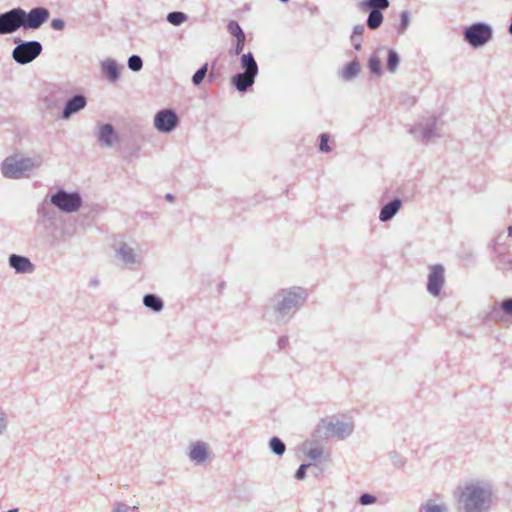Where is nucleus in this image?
Listing matches in <instances>:
<instances>
[{
	"label": "nucleus",
	"mask_w": 512,
	"mask_h": 512,
	"mask_svg": "<svg viewBox=\"0 0 512 512\" xmlns=\"http://www.w3.org/2000/svg\"><path fill=\"white\" fill-rule=\"evenodd\" d=\"M328 140H329L328 135H326V134L321 135L319 149L322 152H326V153L330 152L331 148L328 145Z\"/></svg>",
	"instance_id": "39"
},
{
	"label": "nucleus",
	"mask_w": 512,
	"mask_h": 512,
	"mask_svg": "<svg viewBox=\"0 0 512 512\" xmlns=\"http://www.w3.org/2000/svg\"><path fill=\"white\" fill-rule=\"evenodd\" d=\"M24 30H37L45 24L50 17V12L45 7H34L29 11L20 8Z\"/></svg>",
	"instance_id": "15"
},
{
	"label": "nucleus",
	"mask_w": 512,
	"mask_h": 512,
	"mask_svg": "<svg viewBox=\"0 0 512 512\" xmlns=\"http://www.w3.org/2000/svg\"><path fill=\"white\" fill-rule=\"evenodd\" d=\"M143 303L147 308L154 312H160L164 307L163 301L153 294L145 295L143 298Z\"/></svg>",
	"instance_id": "24"
},
{
	"label": "nucleus",
	"mask_w": 512,
	"mask_h": 512,
	"mask_svg": "<svg viewBox=\"0 0 512 512\" xmlns=\"http://www.w3.org/2000/svg\"><path fill=\"white\" fill-rule=\"evenodd\" d=\"M360 7L362 9H370V10L376 9V10L380 11L381 9H386L389 7V1L388 0H363L360 3Z\"/></svg>",
	"instance_id": "26"
},
{
	"label": "nucleus",
	"mask_w": 512,
	"mask_h": 512,
	"mask_svg": "<svg viewBox=\"0 0 512 512\" xmlns=\"http://www.w3.org/2000/svg\"><path fill=\"white\" fill-rule=\"evenodd\" d=\"M308 467H309V464L300 465V467L297 469V471L295 473V476H294L295 479L298 481L304 480L306 477V470Z\"/></svg>",
	"instance_id": "38"
},
{
	"label": "nucleus",
	"mask_w": 512,
	"mask_h": 512,
	"mask_svg": "<svg viewBox=\"0 0 512 512\" xmlns=\"http://www.w3.org/2000/svg\"><path fill=\"white\" fill-rule=\"evenodd\" d=\"M186 456L195 466H206L215 458L212 446L204 440L191 441L187 446Z\"/></svg>",
	"instance_id": "10"
},
{
	"label": "nucleus",
	"mask_w": 512,
	"mask_h": 512,
	"mask_svg": "<svg viewBox=\"0 0 512 512\" xmlns=\"http://www.w3.org/2000/svg\"><path fill=\"white\" fill-rule=\"evenodd\" d=\"M87 98L82 94H77L67 100L61 113V119L69 120L87 106Z\"/></svg>",
	"instance_id": "18"
},
{
	"label": "nucleus",
	"mask_w": 512,
	"mask_h": 512,
	"mask_svg": "<svg viewBox=\"0 0 512 512\" xmlns=\"http://www.w3.org/2000/svg\"><path fill=\"white\" fill-rule=\"evenodd\" d=\"M323 448L321 447H312L310 449L307 450L306 452V456L313 460V461H316L318 459H320L322 456H323Z\"/></svg>",
	"instance_id": "35"
},
{
	"label": "nucleus",
	"mask_w": 512,
	"mask_h": 512,
	"mask_svg": "<svg viewBox=\"0 0 512 512\" xmlns=\"http://www.w3.org/2000/svg\"><path fill=\"white\" fill-rule=\"evenodd\" d=\"M364 26L362 24H359V25H356L353 29V34L351 36V41H355L356 40V37L357 38H361V36L363 35L364 33Z\"/></svg>",
	"instance_id": "40"
},
{
	"label": "nucleus",
	"mask_w": 512,
	"mask_h": 512,
	"mask_svg": "<svg viewBox=\"0 0 512 512\" xmlns=\"http://www.w3.org/2000/svg\"><path fill=\"white\" fill-rule=\"evenodd\" d=\"M207 69H208V64L206 63L200 69H198L196 71V73L192 77V82L194 85L197 86L203 81L204 77L206 76Z\"/></svg>",
	"instance_id": "34"
},
{
	"label": "nucleus",
	"mask_w": 512,
	"mask_h": 512,
	"mask_svg": "<svg viewBox=\"0 0 512 512\" xmlns=\"http://www.w3.org/2000/svg\"><path fill=\"white\" fill-rule=\"evenodd\" d=\"M23 28L20 7L0 13V35H10Z\"/></svg>",
	"instance_id": "16"
},
{
	"label": "nucleus",
	"mask_w": 512,
	"mask_h": 512,
	"mask_svg": "<svg viewBox=\"0 0 512 512\" xmlns=\"http://www.w3.org/2000/svg\"><path fill=\"white\" fill-rule=\"evenodd\" d=\"M18 510L17 509H12V510H9L8 512H17Z\"/></svg>",
	"instance_id": "46"
},
{
	"label": "nucleus",
	"mask_w": 512,
	"mask_h": 512,
	"mask_svg": "<svg viewBox=\"0 0 512 512\" xmlns=\"http://www.w3.org/2000/svg\"><path fill=\"white\" fill-rule=\"evenodd\" d=\"M281 2H287L288 0H280Z\"/></svg>",
	"instance_id": "47"
},
{
	"label": "nucleus",
	"mask_w": 512,
	"mask_h": 512,
	"mask_svg": "<svg viewBox=\"0 0 512 512\" xmlns=\"http://www.w3.org/2000/svg\"><path fill=\"white\" fill-rule=\"evenodd\" d=\"M361 71V66L357 60H353L352 62L348 63L346 66L343 67V69L340 71L339 76L345 80L350 81L354 78H356Z\"/></svg>",
	"instance_id": "23"
},
{
	"label": "nucleus",
	"mask_w": 512,
	"mask_h": 512,
	"mask_svg": "<svg viewBox=\"0 0 512 512\" xmlns=\"http://www.w3.org/2000/svg\"><path fill=\"white\" fill-rule=\"evenodd\" d=\"M503 316L512 318V298L502 301L498 306Z\"/></svg>",
	"instance_id": "32"
},
{
	"label": "nucleus",
	"mask_w": 512,
	"mask_h": 512,
	"mask_svg": "<svg viewBox=\"0 0 512 512\" xmlns=\"http://www.w3.org/2000/svg\"><path fill=\"white\" fill-rule=\"evenodd\" d=\"M406 131L415 141L423 145L436 144L445 136L443 121L436 115L413 120L407 124Z\"/></svg>",
	"instance_id": "4"
},
{
	"label": "nucleus",
	"mask_w": 512,
	"mask_h": 512,
	"mask_svg": "<svg viewBox=\"0 0 512 512\" xmlns=\"http://www.w3.org/2000/svg\"><path fill=\"white\" fill-rule=\"evenodd\" d=\"M42 50L41 43L36 40L22 41L12 50V58L16 63L25 65L34 61Z\"/></svg>",
	"instance_id": "12"
},
{
	"label": "nucleus",
	"mask_w": 512,
	"mask_h": 512,
	"mask_svg": "<svg viewBox=\"0 0 512 512\" xmlns=\"http://www.w3.org/2000/svg\"><path fill=\"white\" fill-rule=\"evenodd\" d=\"M128 67L134 72H138L143 67L142 59L137 55H132L128 59Z\"/></svg>",
	"instance_id": "31"
},
{
	"label": "nucleus",
	"mask_w": 512,
	"mask_h": 512,
	"mask_svg": "<svg viewBox=\"0 0 512 512\" xmlns=\"http://www.w3.org/2000/svg\"><path fill=\"white\" fill-rule=\"evenodd\" d=\"M96 137L100 146L105 148H111L119 142L116 130L109 123L98 124Z\"/></svg>",
	"instance_id": "17"
},
{
	"label": "nucleus",
	"mask_w": 512,
	"mask_h": 512,
	"mask_svg": "<svg viewBox=\"0 0 512 512\" xmlns=\"http://www.w3.org/2000/svg\"><path fill=\"white\" fill-rule=\"evenodd\" d=\"M353 45H354V48L356 50H360L361 49V38H357L356 37V40L355 41H352Z\"/></svg>",
	"instance_id": "43"
},
{
	"label": "nucleus",
	"mask_w": 512,
	"mask_h": 512,
	"mask_svg": "<svg viewBox=\"0 0 512 512\" xmlns=\"http://www.w3.org/2000/svg\"><path fill=\"white\" fill-rule=\"evenodd\" d=\"M464 39L474 48L486 45L493 37V29L486 23H475L463 32Z\"/></svg>",
	"instance_id": "11"
},
{
	"label": "nucleus",
	"mask_w": 512,
	"mask_h": 512,
	"mask_svg": "<svg viewBox=\"0 0 512 512\" xmlns=\"http://www.w3.org/2000/svg\"><path fill=\"white\" fill-rule=\"evenodd\" d=\"M187 20V15L183 12H171L167 15V21L175 26L183 24Z\"/></svg>",
	"instance_id": "28"
},
{
	"label": "nucleus",
	"mask_w": 512,
	"mask_h": 512,
	"mask_svg": "<svg viewBox=\"0 0 512 512\" xmlns=\"http://www.w3.org/2000/svg\"><path fill=\"white\" fill-rule=\"evenodd\" d=\"M43 163L44 157L41 153L26 154L17 151L4 158L0 171L5 178L20 180L30 177Z\"/></svg>",
	"instance_id": "3"
},
{
	"label": "nucleus",
	"mask_w": 512,
	"mask_h": 512,
	"mask_svg": "<svg viewBox=\"0 0 512 512\" xmlns=\"http://www.w3.org/2000/svg\"><path fill=\"white\" fill-rule=\"evenodd\" d=\"M227 29L231 35H233L237 40H241L245 37L241 27L236 21H230L228 23Z\"/></svg>",
	"instance_id": "29"
},
{
	"label": "nucleus",
	"mask_w": 512,
	"mask_h": 512,
	"mask_svg": "<svg viewBox=\"0 0 512 512\" xmlns=\"http://www.w3.org/2000/svg\"><path fill=\"white\" fill-rule=\"evenodd\" d=\"M384 60L386 61V68L391 74H395L397 72L400 64V57L398 53L394 49L386 46H379L370 55L368 60V69L373 76L377 78L383 76L384 69L382 62Z\"/></svg>",
	"instance_id": "6"
},
{
	"label": "nucleus",
	"mask_w": 512,
	"mask_h": 512,
	"mask_svg": "<svg viewBox=\"0 0 512 512\" xmlns=\"http://www.w3.org/2000/svg\"><path fill=\"white\" fill-rule=\"evenodd\" d=\"M111 512H140L137 506H132L123 502L114 505Z\"/></svg>",
	"instance_id": "30"
},
{
	"label": "nucleus",
	"mask_w": 512,
	"mask_h": 512,
	"mask_svg": "<svg viewBox=\"0 0 512 512\" xmlns=\"http://www.w3.org/2000/svg\"><path fill=\"white\" fill-rule=\"evenodd\" d=\"M240 65L244 72L235 75L232 82L238 91L244 92L254 84L258 75V65L251 53L241 56Z\"/></svg>",
	"instance_id": "9"
},
{
	"label": "nucleus",
	"mask_w": 512,
	"mask_h": 512,
	"mask_svg": "<svg viewBox=\"0 0 512 512\" xmlns=\"http://www.w3.org/2000/svg\"><path fill=\"white\" fill-rule=\"evenodd\" d=\"M384 19V16L381 11L373 9L369 13L367 19V25L371 30H375L380 27Z\"/></svg>",
	"instance_id": "25"
},
{
	"label": "nucleus",
	"mask_w": 512,
	"mask_h": 512,
	"mask_svg": "<svg viewBox=\"0 0 512 512\" xmlns=\"http://www.w3.org/2000/svg\"><path fill=\"white\" fill-rule=\"evenodd\" d=\"M307 298L308 292L302 286L284 287L272 294L266 311L275 323L286 324L305 305Z\"/></svg>",
	"instance_id": "2"
},
{
	"label": "nucleus",
	"mask_w": 512,
	"mask_h": 512,
	"mask_svg": "<svg viewBox=\"0 0 512 512\" xmlns=\"http://www.w3.org/2000/svg\"><path fill=\"white\" fill-rule=\"evenodd\" d=\"M269 449L276 455L282 456L286 451L285 444L278 438L272 437L268 443Z\"/></svg>",
	"instance_id": "27"
},
{
	"label": "nucleus",
	"mask_w": 512,
	"mask_h": 512,
	"mask_svg": "<svg viewBox=\"0 0 512 512\" xmlns=\"http://www.w3.org/2000/svg\"><path fill=\"white\" fill-rule=\"evenodd\" d=\"M376 500H377L376 497L371 494H363L359 498V502L365 506L372 505V504L376 503Z\"/></svg>",
	"instance_id": "36"
},
{
	"label": "nucleus",
	"mask_w": 512,
	"mask_h": 512,
	"mask_svg": "<svg viewBox=\"0 0 512 512\" xmlns=\"http://www.w3.org/2000/svg\"><path fill=\"white\" fill-rule=\"evenodd\" d=\"M114 251L117 259L126 269L138 270L143 264L144 258L139 246H133L126 241H119L115 244Z\"/></svg>",
	"instance_id": "8"
},
{
	"label": "nucleus",
	"mask_w": 512,
	"mask_h": 512,
	"mask_svg": "<svg viewBox=\"0 0 512 512\" xmlns=\"http://www.w3.org/2000/svg\"><path fill=\"white\" fill-rule=\"evenodd\" d=\"M245 37H243L241 40H237L236 46H235V54L238 55L241 53L244 47Z\"/></svg>",
	"instance_id": "42"
},
{
	"label": "nucleus",
	"mask_w": 512,
	"mask_h": 512,
	"mask_svg": "<svg viewBox=\"0 0 512 512\" xmlns=\"http://www.w3.org/2000/svg\"><path fill=\"white\" fill-rule=\"evenodd\" d=\"M419 512H448V506L441 497L430 498L420 506Z\"/></svg>",
	"instance_id": "22"
},
{
	"label": "nucleus",
	"mask_w": 512,
	"mask_h": 512,
	"mask_svg": "<svg viewBox=\"0 0 512 512\" xmlns=\"http://www.w3.org/2000/svg\"><path fill=\"white\" fill-rule=\"evenodd\" d=\"M179 117L172 109H161L153 117V127L161 134H170L179 125Z\"/></svg>",
	"instance_id": "14"
},
{
	"label": "nucleus",
	"mask_w": 512,
	"mask_h": 512,
	"mask_svg": "<svg viewBox=\"0 0 512 512\" xmlns=\"http://www.w3.org/2000/svg\"><path fill=\"white\" fill-rule=\"evenodd\" d=\"M50 26L56 31H62L65 28V21L61 18H54L51 21Z\"/></svg>",
	"instance_id": "37"
},
{
	"label": "nucleus",
	"mask_w": 512,
	"mask_h": 512,
	"mask_svg": "<svg viewBox=\"0 0 512 512\" xmlns=\"http://www.w3.org/2000/svg\"><path fill=\"white\" fill-rule=\"evenodd\" d=\"M8 265L16 274H32L35 265L26 256L11 254L8 257Z\"/></svg>",
	"instance_id": "19"
},
{
	"label": "nucleus",
	"mask_w": 512,
	"mask_h": 512,
	"mask_svg": "<svg viewBox=\"0 0 512 512\" xmlns=\"http://www.w3.org/2000/svg\"><path fill=\"white\" fill-rule=\"evenodd\" d=\"M402 207V201L398 198L385 204L379 213V220L381 222H388L394 218V216L400 211Z\"/></svg>",
	"instance_id": "21"
},
{
	"label": "nucleus",
	"mask_w": 512,
	"mask_h": 512,
	"mask_svg": "<svg viewBox=\"0 0 512 512\" xmlns=\"http://www.w3.org/2000/svg\"><path fill=\"white\" fill-rule=\"evenodd\" d=\"M9 428L8 414L0 407V436L5 434Z\"/></svg>",
	"instance_id": "33"
},
{
	"label": "nucleus",
	"mask_w": 512,
	"mask_h": 512,
	"mask_svg": "<svg viewBox=\"0 0 512 512\" xmlns=\"http://www.w3.org/2000/svg\"><path fill=\"white\" fill-rule=\"evenodd\" d=\"M508 235L512 237V226L508 227Z\"/></svg>",
	"instance_id": "45"
},
{
	"label": "nucleus",
	"mask_w": 512,
	"mask_h": 512,
	"mask_svg": "<svg viewBox=\"0 0 512 512\" xmlns=\"http://www.w3.org/2000/svg\"><path fill=\"white\" fill-rule=\"evenodd\" d=\"M446 283V269L442 264H433L428 267L427 292L437 298L440 296Z\"/></svg>",
	"instance_id": "13"
},
{
	"label": "nucleus",
	"mask_w": 512,
	"mask_h": 512,
	"mask_svg": "<svg viewBox=\"0 0 512 512\" xmlns=\"http://www.w3.org/2000/svg\"><path fill=\"white\" fill-rule=\"evenodd\" d=\"M355 429V422L348 414L332 415L319 420L315 433L325 439L345 440L349 438Z\"/></svg>",
	"instance_id": "5"
},
{
	"label": "nucleus",
	"mask_w": 512,
	"mask_h": 512,
	"mask_svg": "<svg viewBox=\"0 0 512 512\" xmlns=\"http://www.w3.org/2000/svg\"><path fill=\"white\" fill-rule=\"evenodd\" d=\"M408 24H409V15L407 12H403L401 14V25L399 28V32L403 33L406 30Z\"/></svg>",
	"instance_id": "41"
},
{
	"label": "nucleus",
	"mask_w": 512,
	"mask_h": 512,
	"mask_svg": "<svg viewBox=\"0 0 512 512\" xmlns=\"http://www.w3.org/2000/svg\"><path fill=\"white\" fill-rule=\"evenodd\" d=\"M453 500L458 512H490L495 495L487 481L470 479L455 488Z\"/></svg>",
	"instance_id": "1"
},
{
	"label": "nucleus",
	"mask_w": 512,
	"mask_h": 512,
	"mask_svg": "<svg viewBox=\"0 0 512 512\" xmlns=\"http://www.w3.org/2000/svg\"><path fill=\"white\" fill-rule=\"evenodd\" d=\"M99 283H100L99 280L95 278V279L90 280V284L89 285L92 286V287H98Z\"/></svg>",
	"instance_id": "44"
},
{
	"label": "nucleus",
	"mask_w": 512,
	"mask_h": 512,
	"mask_svg": "<svg viewBox=\"0 0 512 512\" xmlns=\"http://www.w3.org/2000/svg\"><path fill=\"white\" fill-rule=\"evenodd\" d=\"M123 65L119 64L113 58H105L100 63L101 73L106 77L109 82L115 83L119 80L121 72L123 71Z\"/></svg>",
	"instance_id": "20"
},
{
	"label": "nucleus",
	"mask_w": 512,
	"mask_h": 512,
	"mask_svg": "<svg viewBox=\"0 0 512 512\" xmlns=\"http://www.w3.org/2000/svg\"><path fill=\"white\" fill-rule=\"evenodd\" d=\"M50 203L62 213L73 214L82 208L83 199L78 191L59 188L51 193Z\"/></svg>",
	"instance_id": "7"
}]
</instances>
